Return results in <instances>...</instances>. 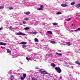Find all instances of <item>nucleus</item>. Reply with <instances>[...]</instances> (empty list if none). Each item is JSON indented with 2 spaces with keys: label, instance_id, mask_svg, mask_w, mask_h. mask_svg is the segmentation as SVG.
<instances>
[{
  "label": "nucleus",
  "instance_id": "nucleus-1",
  "mask_svg": "<svg viewBox=\"0 0 80 80\" xmlns=\"http://www.w3.org/2000/svg\"><path fill=\"white\" fill-rule=\"evenodd\" d=\"M55 69L56 70L57 72L59 73H60L62 72V70H61L60 67H56L55 68Z\"/></svg>",
  "mask_w": 80,
  "mask_h": 80
},
{
  "label": "nucleus",
  "instance_id": "nucleus-2",
  "mask_svg": "<svg viewBox=\"0 0 80 80\" xmlns=\"http://www.w3.org/2000/svg\"><path fill=\"white\" fill-rule=\"evenodd\" d=\"M17 35H23V36H25L26 35V34H24L23 32H19L17 33Z\"/></svg>",
  "mask_w": 80,
  "mask_h": 80
},
{
  "label": "nucleus",
  "instance_id": "nucleus-3",
  "mask_svg": "<svg viewBox=\"0 0 80 80\" xmlns=\"http://www.w3.org/2000/svg\"><path fill=\"white\" fill-rule=\"evenodd\" d=\"M43 6L42 5H41L40 8H38L37 10H43Z\"/></svg>",
  "mask_w": 80,
  "mask_h": 80
},
{
  "label": "nucleus",
  "instance_id": "nucleus-4",
  "mask_svg": "<svg viewBox=\"0 0 80 80\" xmlns=\"http://www.w3.org/2000/svg\"><path fill=\"white\" fill-rule=\"evenodd\" d=\"M61 6L62 7H67L68 6V5L65 4H61Z\"/></svg>",
  "mask_w": 80,
  "mask_h": 80
},
{
  "label": "nucleus",
  "instance_id": "nucleus-5",
  "mask_svg": "<svg viewBox=\"0 0 80 80\" xmlns=\"http://www.w3.org/2000/svg\"><path fill=\"white\" fill-rule=\"evenodd\" d=\"M0 45H7V44L5 43L1 42H0Z\"/></svg>",
  "mask_w": 80,
  "mask_h": 80
},
{
  "label": "nucleus",
  "instance_id": "nucleus-6",
  "mask_svg": "<svg viewBox=\"0 0 80 80\" xmlns=\"http://www.w3.org/2000/svg\"><path fill=\"white\" fill-rule=\"evenodd\" d=\"M24 14H25V15H30V12H24Z\"/></svg>",
  "mask_w": 80,
  "mask_h": 80
},
{
  "label": "nucleus",
  "instance_id": "nucleus-7",
  "mask_svg": "<svg viewBox=\"0 0 80 80\" xmlns=\"http://www.w3.org/2000/svg\"><path fill=\"white\" fill-rule=\"evenodd\" d=\"M20 44H22V45H26L27 44V42H22L20 43Z\"/></svg>",
  "mask_w": 80,
  "mask_h": 80
},
{
  "label": "nucleus",
  "instance_id": "nucleus-8",
  "mask_svg": "<svg viewBox=\"0 0 80 80\" xmlns=\"http://www.w3.org/2000/svg\"><path fill=\"white\" fill-rule=\"evenodd\" d=\"M75 7H77V8H79V7H80V4H78L76 5L75 6Z\"/></svg>",
  "mask_w": 80,
  "mask_h": 80
},
{
  "label": "nucleus",
  "instance_id": "nucleus-9",
  "mask_svg": "<svg viewBox=\"0 0 80 80\" xmlns=\"http://www.w3.org/2000/svg\"><path fill=\"white\" fill-rule=\"evenodd\" d=\"M51 66L53 67H56V65L54 63H51Z\"/></svg>",
  "mask_w": 80,
  "mask_h": 80
},
{
  "label": "nucleus",
  "instance_id": "nucleus-10",
  "mask_svg": "<svg viewBox=\"0 0 80 80\" xmlns=\"http://www.w3.org/2000/svg\"><path fill=\"white\" fill-rule=\"evenodd\" d=\"M39 72L40 73H43V72H45V70H42V69H41L40 70H39Z\"/></svg>",
  "mask_w": 80,
  "mask_h": 80
},
{
  "label": "nucleus",
  "instance_id": "nucleus-11",
  "mask_svg": "<svg viewBox=\"0 0 80 80\" xmlns=\"http://www.w3.org/2000/svg\"><path fill=\"white\" fill-rule=\"evenodd\" d=\"M75 63L76 64H78V65H80V63L79 62H78V61H76L75 62Z\"/></svg>",
  "mask_w": 80,
  "mask_h": 80
},
{
  "label": "nucleus",
  "instance_id": "nucleus-12",
  "mask_svg": "<svg viewBox=\"0 0 80 80\" xmlns=\"http://www.w3.org/2000/svg\"><path fill=\"white\" fill-rule=\"evenodd\" d=\"M47 32L49 33V34H51V35L52 34V32L51 31H47Z\"/></svg>",
  "mask_w": 80,
  "mask_h": 80
},
{
  "label": "nucleus",
  "instance_id": "nucleus-13",
  "mask_svg": "<svg viewBox=\"0 0 80 80\" xmlns=\"http://www.w3.org/2000/svg\"><path fill=\"white\" fill-rule=\"evenodd\" d=\"M56 14L57 15H60V14H62V12L58 11L57 12Z\"/></svg>",
  "mask_w": 80,
  "mask_h": 80
},
{
  "label": "nucleus",
  "instance_id": "nucleus-14",
  "mask_svg": "<svg viewBox=\"0 0 80 80\" xmlns=\"http://www.w3.org/2000/svg\"><path fill=\"white\" fill-rule=\"evenodd\" d=\"M34 40H35V42H39V41L38 40V39H37V38H35L34 39Z\"/></svg>",
  "mask_w": 80,
  "mask_h": 80
},
{
  "label": "nucleus",
  "instance_id": "nucleus-15",
  "mask_svg": "<svg viewBox=\"0 0 80 80\" xmlns=\"http://www.w3.org/2000/svg\"><path fill=\"white\" fill-rule=\"evenodd\" d=\"M24 30H29L30 29V28L28 27H27L26 28H24Z\"/></svg>",
  "mask_w": 80,
  "mask_h": 80
},
{
  "label": "nucleus",
  "instance_id": "nucleus-16",
  "mask_svg": "<svg viewBox=\"0 0 80 80\" xmlns=\"http://www.w3.org/2000/svg\"><path fill=\"white\" fill-rule=\"evenodd\" d=\"M7 53H10L11 52V51L10 50V49H7Z\"/></svg>",
  "mask_w": 80,
  "mask_h": 80
},
{
  "label": "nucleus",
  "instance_id": "nucleus-17",
  "mask_svg": "<svg viewBox=\"0 0 80 80\" xmlns=\"http://www.w3.org/2000/svg\"><path fill=\"white\" fill-rule=\"evenodd\" d=\"M42 74L43 75H46V74H47V72L46 71H44V72H43Z\"/></svg>",
  "mask_w": 80,
  "mask_h": 80
},
{
  "label": "nucleus",
  "instance_id": "nucleus-18",
  "mask_svg": "<svg viewBox=\"0 0 80 80\" xmlns=\"http://www.w3.org/2000/svg\"><path fill=\"white\" fill-rule=\"evenodd\" d=\"M32 34H33L34 35H36V34H37V32L36 31L33 32Z\"/></svg>",
  "mask_w": 80,
  "mask_h": 80
},
{
  "label": "nucleus",
  "instance_id": "nucleus-19",
  "mask_svg": "<svg viewBox=\"0 0 80 80\" xmlns=\"http://www.w3.org/2000/svg\"><path fill=\"white\" fill-rule=\"evenodd\" d=\"M26 59L28 60V61H29L30 60V58H28V57H27L26 58Z\"/></svg>",
  "mask_w": 80,
  "mask_h": 80
},
{
  "label": "nucleus",
  "instance_id": "nucleus-20",
  "mask_svg": "<svg viewBox=\"0 0 80 80\" xmlns=\"http://www.w3.org/2000/svg\"><path fill=\"white\" fill-rule=\"evenodd\" d=\"M23 78H25V77H27V75L25 74H23Z\"/></svg>",
  "mask_w": 80,
  "mask_h": 80
},
{
  "label": "nucleus",
  "instance_id": "nucleus-21",
  "mask_svg": "<svg viewBox=\"0 0 80 80\" xmlns=\"http://www.w3.org/2000/svg\"><path fill=\"white\" fill-rule=\"evenodd\" d=\"M56 54H57L58 55H59V56H62V54H61L60 53H58V52H56Z\"/></svg>",
  "mask_w": 80,
  "mask_h": 80
},
{
  "label": "nucleus",
  "instance_id": "nucleus-22",
  "mask_svg": "<svg viewBox=\"0 0 80 80\" xmlns=\"http://www.w3.org/2000/svg\"><path fill=\"white\" fill-rule=\"evenodd\" d=\"M67 45L68 46H70V42H68L67 43Z\"/></svg>",
  "mask_w": 80,
  "mask_h": 80
},
{
  "label": "nucleus",
  "instance_id": "nucleus-23",
  "mask_svg": "<svg viewBox=\"0 0 80 80\" xmlns=\"http://www.w3.org/2000/svg\"><path fill=\"white\" fill-rule=\"evenodd\" d=\"M71 19V18H67L66 19V21H70Z\"/></svg>",
  "mask_w": 80,
  "mask_h": 80
},
{
  "label": "nucleus",
  "instance_id": "nucleus-24",
  "mask_svg": "<svg viewBox=\"0 0 80 80\" xmlns=\"http://www.w3.org/2000/svg\"><path fill=\"white\" fill-rule=\"evenodd\" d=\"M75 2H72L71 3V5H75Z\"/></svg>",
  "mask_w": 80,
  "mask_h": 80
},
{
  "label": "nucleus",
  "instance_id": "nucleus-25",
  "mask_svg": "<svg viewBox=\"0 0 80 80\" xmlns=\"http://www.w3.org/2000/svg\"><path fill=\"white\" fill-rule=\"evenodd\" d=\"M53 25H57V23L56 22H54L52 23Z\"/></svg>",
  "mask_w": 80,
  "mask_h": 80
},
{
  "label": "nucleus",
  "instance_id": "nucleus-26",
  "mask_svg": "<svg viewBox=\"0 0 80 80\" xmlns=\"http://www.w3.org/2000/svg\"><path fill=\"white\" fill-rule=\"evenodd\" d=\"M24 78H25L23 77H21V80H24Z\"/></svg>",
  "mask_w": 80,
  "mask_h": 80
},
{
  "label": "nucleus",
  "instance_id": "nucleus-27",
  "mask_svg": "<svg viewBox=\"0 0 80 80\" xmlns=\"http://www.w3.org/2000/svg\"><path fill=\"white\" fill-rule=\"evenodd\" d=\"M3 8H4V6H0V9H2Z\"/></svg>",
  "mask_w": 80,
  "mask_h": 80
},
{
  "label": "nucleus",
  "instance_id": "nucleus-28",
  "mask_svg": "<svg viewBox=\"0 0 80 80\" xmlns=\"http://www.w3.org/2000/svg\"><path fill=\"white\" fill-rule=\"evenodd\" d=\"M24 20H29V18H25Z\"/></svg>",
  "mask_w": 80,
  "mask_h": 80
},
{
  "label": "nucleus",
  "instance_id": "nucleus-29",
  "mask_svg": "<svg viewBox=\"0 0 80 80\" xmlns=\"http://www.w3.org/2000/svg\"><path fill=\"white\" fill-rule=\"evenodd\" d=\"M32 80H37V79H36L35 78H33L32 79Z\"/></svg>",
  "mask_w": 80,
  "mask_h": 80
},
{
  "label": "nucleus",
  "instance_id": "nucleus-30",
  "mask_svg": "<svg viewBox=\"0 0 80 80\" xmlns=\"http://www.w3.org/2000/svg\"><path fill=\"white\" fill-rule=\"evenodd\" d=\"M80 28H79L78 29H77V30H75V31H78V30H80Z\"/></svg>",
  "mask_w": 80,
  "mask_h": 80
},
{
  "label": "nucleus",
  "instance_id": "nucleus-31",
  "mask_svg": "<svg viewBox=\"0 0 80 80\" xmlns=\"http://www.w3.org/2000/svg\"><path fill=\"white\" fill-rule=\"evenodd\" d=\"M22 47L23 48H25L26 47H27V45H22Z\"/></svg>",
  "mask_w": 80,
  "mask_h": 80
},
{
  "label": "nucleus",
  "instance_id": "nucleus-32",
  "mask_svg": "<svg viewBox=\"0 0 80 80\" xmlns=\"http://www.w3.org/2000/svg\"><path fill=\"white\" fill-rule=\"evenodd\" d=\"M9 10H12V9H13V8L12 7H10L9 8Z\"/></svg>",
  "mask_w": 80,
  "mask_h": 80
},
{
  "label": "nucleus",
  "instance_id": "nucleus-33",
  "mask_svg": "<svg viewBox=\"0 0 80 80\" xmlns=\"http://www.w3.org/2000/svg\"><path fill=\"white\" fill-rule=\"evenodd\" d=\"M51 43H56V42H55V41H51L50 42Z\"/></svg>",
  "mask_w": 80,
  "mask_h": 80
},
{
  "label": "nucleus",
  "instance_id": "nucleus-34",
  "mask_svg": "<svg viewBox=\"0 0 80 80\" xmlns=\"http://www.w3.org/2000/svg\"><path fill=\"white\" fill-rule=\"evenodd\" d=\"M35 69L36 70H38V69H39V68H38V67H37L35 68Z\"/></svg>",
  "mask_w": 80,
  "mask_h": 80
},
{
  "label": "nucleus",
  "instance_id": "nucleus-35",
  "mask_svg": "<svg viewBox=\"0 0 80 80\" xmlns=\"http://www.w3.org/2000/svg\"><path fill=\"white\" fill-rule=\"evenodd\" d=\"M22 23L23 24H25V23H26V22L25 21H23Z\"/></svg>",
  "mask_w": 80,
  "mask_h": 80
},
{
  "label": "nucleus",
  "instance_id": "nucleus-36",
  "mask_svg": "<svg viewBox=\"0 0 80 80\" xmlns=\"http://www.w3.org/2000/svg\"><path fill=\"white\" fill-rule=\"evenodd\" d=\"M3 29V27H2L1 28H0V30H2Z\"/></svg>",
  "mask_w": 80,
  "mask_h": 80
},
{
  "label": "nucleus",
  "instance_id": "nucleus-37",
  "mask_svg": "<svg viewBox=\"0 0 80 80\" xmlns=\"http://www.w3.org/2000/svg\"><path fill=\"white\" fill-rule=\"evenodd\" d=\"M9 28L10 30H11V29H12V26H10Z\"/></svg>",
  "mask_w": 80,
  "mask_h": 80
},
{
  "label": "nucleus",
  "instance_id": "nucleus-38",
  "mask_svg": "<svg viewBox=\"0 0 80 80\" xmlns=\"http://www.w3.org/2000/svg\"><path fill=\"white\" fill-rule=\"evenodd\" d=\"M1 48H2V49H3V48H5V47H2V46H1Z\"/></svg>",
  "mask_w": 80,
  "mask_h": 80
},
{
  "label": "nucleus",
  "instance_id": "nucleus-39",
  "mask_svg": "<svg viewBox=\"0 0 80 80\" xmlns=\"http://www.w3.org/2000/svg\"><path fill=\"white\" fill-rule=\"evenodd\" d=\"M51 54H48V57H50V56L51 55Z\"/></svg>",
  "mask_w": 80,
  "mask_h": 80
},
{
  "label": "nucleus",
  "instance_id": "nucleus-40",
  "mask_svg": "<svg viewBox=\"0 0 80 80\" xmlns=\"http://www.w3.org/2000/svg\"><path fill=\"white\" fill-rule=\"evenodd\" d=\"M60 79H62V77L60 76Z\"/></svg>",
  "mask_w": 80,
  "mask_h": 80
},
{
  "label": "nucleus",
  "instance_id": "nucleus-41",
  "mask_svg": "<svg viewBox=\"0 0 80 80\" xmlns=\"http://www.w3.org/2000/svg\"><path fill=\"white\" fill-rule=\"evenodd\" d=\"M30 34H33V32H30Z\"/></svg>",
  "mask_w": 80,
  "mask_h": 80
},
{
  "label": "nucleus",
  "instance_id": "nucleus-42",
  "mask_svg": "<svg viewBox=\"0 0 80 80\" xmlns=\"http://www.w3.org/2000/svg\"><path fill=\"white\" fill-rule=\"evenodd\" d=\"M11 78H13V76H11Z\"/></svg>",
  "mask_w": 80,
  "mask_h": 80
},
{
  "label": "nucleus",
  "instance_id": "nucleus-43",
  "mask_svg": "<svg viewBox=\"0 0 80 80\" xmlns=\"http://www.w3.org/2000/svg\"><path fill=\"white\" fill-rule=\"evenodd\" d=\"M71 32H73V30H71Z\"/></svg>",
  "mask_w": 80,
  "mask_h": 80
},
{
  "label": "nucleus",
  "instance_id": "nucleus-44",
  "mask_svg": "<svg viewBox=\"0 0 80 80\" xmlns=\"http://www.w3.org/2000/svg\"><path fill=\"white\" fill-rule=\"evenodd\" d=\"M20 25H22V23H20Z\"/></svg>",
  "mask_w": 80,
  "mask_h": 80
},
{
  "label": "nucleus",
  "instance_id": "nucleus-45",
  "mask_svg": "<svg viewBox=\"0 0 80 80\" xmlns=\"http://www.w3.org/2000/svg\"><path fill=\"white\" fill-rule=\"evenodd\" d=\"M71 67H72V68H73V67L72 66H71Z\"/></svg>",
  "mask_w": 80,
  "mask_h": 80
},
{
  "label": "nucleus",
  "instance_id": "nucleus-46",
  "mask_svg": "<svg viewBox=\"0 0 80 80\" xmlns=\"http://www.w3.org/2000/svg\"><path fill=\"white\" fill-rule=\"evenodd\" d=\"M73 24L72 25V26L73 27Z\"/></svg>",
  "mask_w": 80,
  "mask_h": 80
},
{
  "label": "nucleus",
  "instance_id": "nucleus-47",
  "mask_svg": "<svg viewBox=\"0 0 80 80\" xmlns=\"http://www.w3.org/2000/svg\"><path fill=\"white\" fill-rule=\"evenodd\" d=\"M43 25H45V23L43 24Z\"/></svg>",
  "mask_w": 80,
  "mask_h": 80
},
{
  "label": "nucleus",
  "instance_id": "nucleus-48",
  "mask_svg": "<svg viewBox=\"0 0 80 80\" xmlns=\"http://www.w3.org/2000/svg\"><path fill=\"white\" fill-rule=\"evenodd\" d=\"M68 0H66V1H68Z\"/></svg>",
  "mask_w": 80,
  "mask_h": 80
},
{
  "label": "nucleus",
  "instance_id": "nucleus-49",
  "mask_svg": "<svg viewBox=\"0 0 80 80\" xmlns=\"http://www.w3.org/2000/svg\"><path fill=\"white\" fill-rule=\"evenodd\" d=\"M74 26H75V25H74Z\"/></svg>",
  "mask_w": 80,
  "mask_h": 80
},
{
  "label": "nucleus",
  "instance_id": "nucleus-50",
  "mask_svg": "<svg viewBox=\"0 0 80 80\" xmlns=\"http://www.w3.org/2000/svg\"><path fill=\"white\" fill-rule=\"evenodd\" d=\"M79 16H80V15H79Z\"/></svg>",
  "mask_w": 80,
  "mask_h": 80
}]
</instances>
